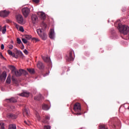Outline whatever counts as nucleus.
Masks as SVG:
<instances>
[{"mask_svg": "<svg viewBox=\"0 0 129 129\" xmlns=\"http://www.w3.org/2000/svg\"><path fill=\"white\" fill-rule=\"evenodd\" d=\"M26 115V116L27 117H29V111H28V110H27V109H25L24 110V111L23 112V115Z\"/></svg>", "mask_w": 129, "mask_h": 129, "instance_id": "27", "label": "nucleus"}, {"mask_svg": "<svg viewBox=\"0 0 129 129\" xmlns=\"http://www.w3.org/2000/svg\"><path fill=\"white\" fill-rule=\"evenodd\" d=\"M49 37L51 39H54V31L53 29H51L50 30Z\"/></svg>", "mask_w": 129, "mask_h": 129, "instance_id": "12", "label": "nucleus"}, {"mask_svg": "<svg viewBox=\"0 0 129 129\" xmlns=\"http://www.w3.org/2000/svg\"><path fill=\"white\" fill-rule=\"evenodd\" d=\"M19 96L25 97H29V96H30V92H23V93L19 94Z\"/></svg>", "mask_w": 129, "mask_h": 129, "instance_id": "10", "label": "nucleus"}, {"mask_svg": "<svg viewBox=\"0 0 129 129\" xmlns=\"http://www.w3.org/2000/svg\"><path fill=\"white\" fill-rule=\"evenodd\" d=\"M6 82L7 84H11V76L10 75H8Z\"/></svg>", "mask_w": 129, "mask_h": 129, "instance_id": "19", "label": "nucleus"}, {"mask_svg": "<svg viewBox=\"0 0 129 129\" xmlns=\"http://www.w3.org/2000/svg\"><path fill=\"white\" fill-rule=\"evenodd\" d=\"M22 40L23 42L25 44H27V43H28V40H26V39H25V38L22 39Z\"/></svg>", "mask_w": 129, "mask_h": 129, "instance_id": "35", "label": "nucleus"}, {"mask_svg": "<svg viewBox=\"0 0 129 129\" xmlns=\"http://www.w3.org/2000/svg\"><path fill=\"white\" fill-rule=\"evenodd\" d=\"M8 100L10 103H16L17 102V100L15 98H12L11 99H9Z\"/></svg>", "mask_w": 129, "mask_h": 129, "instance_id": "23", "label": "nucleus"}, {"mask_svg": "<svg viewBox=\"0 0 129 129\" xmlns=\"http://www.w3.org/2000/svg\"><path fill=\"white\" fill-rule=\"evenodd\" d=\"M117 28L119 32L124 35H126L129 33V27L127 25H122L121 23H118Z\"/></svg>", "mask_w": 129, "mask_h": 129, "instance_id": "1", "label": "nucleus"}, {"mask_svg": "<svg viewBox=\"0 0 129 129\" xmlns=\"http://www.w3.org/2000/svg\"><path fill=\"white\" fill-rule=\"evenodd\" d=\"M42 58L43 59V60L46 62H50V59L49 56H42Z\"/></svg>", "mask_w": 129, "mask_h": 129, "instance_id": "17", "label": "nucleus"}, {"mask_svg": "<svg viewBox=\"0 0 129 129\" xmlns=\"http://www.w3.org/2000/svg\"><path fill=\"white\" fill-rule=\"evenodd\" d=\"M11 108H12V109H15V106H13Z\"/></svg>", "mask_w": 129, "mask_h": 129, "instance_id": "49", "label": "nucleus"}, {"mask_svg": "<svg viewBox=\"0 0 129 129\" xmlns=\"http://www.w3.org/2000/svg\"><path fill=\"white\" fill-rule=\"evenodd\" d=\"M37 67L40 70H42L44 68V65L43 63L40 61L38 62Z\"/></svg>", "mask_w": 129, "mask_h": 129, "instance_id": "15", "label": "nucleus"}, {"mask_svg": "<svg viewBox=\"0 0 129 129\" xmlns=\"http://www.w3.org/2000/svg\"><path fill=\"white\" fill-rule=\"evenodd\" d=\"M25 123L27 124V121H24Z\"/></svg>", "mask_w": 129, "mask_h": 129, "instance_id": "52", "label": "nucleus"}, {"mask_svg": "<svg viewBox=\"0 0 129 129\" xmlns=\"http://www.w3.org/2000/svg\"><path fill=\"white\" fill-rule=\"evenodd\" d=\"M19 31H20L21 32H24V28H23V27H20Z\"/></svg>", "mask_w": 129, "mask_h": 129, "instance_id": "38", "label": "nucleus"}, {"mask_svg": "<svg viewBox=\"0 0 129 129\" xmlns=\"http://www.w3.org/2000/svg\"><path fill=\"white\" fill-rule=\"evenodd\" d=\"M21 70H22V69H20L19 71H16V68L14 67L12 71L13 73H15V74L17 77H19L22 76V71Z\"/></svg>", "mask_w": 129, "mask_h": 129, "instance_id": "8", "label": "nucleus"}, {"mask_svg": "<svg viewBox=\"0 0 129 129\" xmlns=\"http://www.w3.org/2000/svg\"><path fill=\"white\" fill-rule=\"evenodd\" d=\"M100 129H107V126L104 124H102L99 126Z\"/></svg>", "mask_w": 129, "mask_h": 129, "instance_id": "29", "label": "nucleus"}, {"mask_svg": "<svg viewBox=\"0 0 129 129\" xmlns=\"http://www.w3.org/2000/svg\"><path fill=\"white\" fill-rule=\"evenodd\" d=\"M51 128V126L49 125H45L44 129H50Z\"/></svg>", "mask_w": 129, "mask_h": 129, "instance_id": "36", "label": "nucleus"}, {"mask_svg": "<svg viewBox=\"0 0 129 129\" xmlns=\"http://www.w3.org/2000/svg\"><path fill=\"white\" fill-rule=\"evenodd\" d=\"M21 71V73L22 74H24V75H28V72L23 69H21V70H20Z\"/></svg>", "mask_w": 129, "mask_h": 129, "instance_id": "32", "label": "nucleus"}, {"mask_svg": "<svg viewBox=\"0 0 129 129\" xmlns=\"http://www.w3.org/2000/svg\"><path fill=\"white\" fill-rule=\"evenodd\" d=\"M31 19L34 25H35L38 21V17L36 16V15H32L31 16Z\"/></svg>", "mask_w": 129, "mask_h": 129, "instance_id": "9", "label": "nucleus"}, {"mask_svg": "<svg viewBox=\"0 0 129 129\" xmlns=\"http://www.w3.org/2000/svg\"><path fill=\"white\" fill-rule=\"evenodd\" d=\"M5 49V45L4 44L1 45V49L3 50Z\"/></svg>", "mask_w": 129, "mask_h": 129, "instance_id": "43", "label": "nucleus"}, {"mask_svg": "<svg viewBox=\"0 0 129 129\" xmlns=\"http://www.w3.org/2000/svg\"><path fill=\"white\" fill-rule=\"evenodd\" d=\"M12 80L14 83H15V84H17L18 83V81L17 79L14 76H12Z\"/></svg>", "mask_w": 129, "mask_h": 129, "instance_id": "25", "label": "nucleus"}, {"mask_svg": "<svg viewBox=\"0 0 129 129\" xmlns=\"http://www.w3.org/2000/svg\"><path fill=\"white\" fill-rule=\"evenodd\" d=\"M32 40L35 41V42H37L39 41V40L37 38H32Z\"/></svg>", "mask_w": 129, "mask_h": 129, "instance_id": "39", "label": "nucleus"}, {"mask_svg": "<svg viewBox=\"0 0 129 129\" xmlns=\"http://www.w3.org/2000/svg\"><path fill=\"white\" fill-rule=\"evenodd\" d=\"M25 38L27 40H30L31 38V36L29 35H26L25 36Z\"/></svg>", "mask_w": 129, "mask_h": 129, "instance_id": "33", "label": "nucleus"}, {"mask_svg": "<svg viewBox=\"0 0 129 129\" xmlns=\"http://www.w3.org/2000/svg\"><path fill=\"white\" fill-rule=\"evenodd\" d=\"M74 110L76 112H78L79 113H75V115H82V113L80 112L81 111V104L79 103H76L74 107Z\"/></svg>", "mask_w": 129, "mask_h": 129, "instance_id": "3", "label": "nucleus"}, {"mask_svg": "<svg viewBox=\"0 0 129 129\" xmlns=\"http://www.w3.org/2000/svg\"><path fill=\"white\" fill-rule=\"evenodd\" d=\"M13 47H14V46L12 45H10L9 46V48H10V49H12L13 48Z\"/></svg>", "mask_w": 129, "mask_h": 129, "instance_id": "42", "label": "nucleus"}, {"mask_svg": "<svg viewBox=\"0 0 129 129\" xmlns=\"http://www.w3.org/2000/svg\"><path fill=\"white\" fill-rule=\"evenodd\" d=\"M42 25H43V26L44 28H46V27H47L46 24H45V23H44V22H43Z\"/></svg>", "mask_w": 129, "mask_h": 129, "instance_id": "44", "label": "nucleus"}, {"mask_svg": "<svg viewBox=\"0 0 129 129\" xmlns=\"http://www.w3.org/2000/svg\"><path fill=\"white\" fill-rule=\"evenodd\" d=\"M8 129H17V126L15 124H10Z\"/></svg>", "mask_w": 129, "mask_h": 129, "instance_id": "21", "label": "nucleus"}, {"mask_svg": "<svg viewBox=\"0 0 129 129\" xmlns=\"http://www.w3.org/2000/svg\"><path fill=\"white\" fill-rule=\"evenodd\" d=\"M8 117L10 118L15 119L17 118L18 116L17 115H15V114L10 113L8 115Z\"/></svg>", "mask_w": 129, "mask_h": 129, "instance_id": "16", "label": "nucleus"}, {"mask_svg": "<svg viewBox=\"0 0 129 129\" xmlns=\"http://www.w3.org/2000/svg\"><path fill=\"white\" fill-rule=\"evenodd\" d=\"M7 78V73L6 72H4L2 75H0V81L3 80H5Z\"/></svg>", "mask_w": 129, "mask_h": 129, "instance_id": "11", "label": "nucleus"}, {"mask_svg": "<svg viewBox=\"0 0 129 129\" xmlns=\"http://www.w3.org/2000/svg\"><path fill=\"white\" fill-rule=\"evenodd\" d=\"M17 43H18L19 44L22 43V41H21V39H20V38H17Z\"/></svg>", "mask_w": 129, "mask_h": 129, "instance_id": "37", "label": "nucleus"}, {"mask_svg": "<svg viewBox=\"0 0 129 129\" xmlns=\"http://www.w3.org/2000/svg\"><path fill=\"white\" fill-rule=\"evenodd\" d=\"M74 53V51L73 50H70L68 54L66 56V59L68 61H73L74 60V58L72 56V54Z\"/></svg>", "mask_w": 129, "mask_h": 129, "instance_id": "4", "label": "nucleus"}, {"mask_svg": "<svg viewBox=\"0 0 129 129\" xmlns=\"http://www.w3.org/2000/svg\"><path fill=\"white\" fill-rule=\"evenodd\" d=\"M108 124H109V125L112 126V128H116V125H115L114 124H113V123H112L111 120H110L109 121V122H108Z\"/></svg>", "mask_w": 129, "mask_h": 129, "instance_id": "26", "label": "nucleus"}, {"mask_svg": "<svg viewBox=\"0 0 129 129\" xmlns=\"http://www.w3.org/2000/svg\"><path fill=\"white\" fill-rule=\"evenodd\" d=\"M48 75V73H46L45 75H44V76H45Z\"/></svg>", "mask_w": 129, "mask_h": 129, "instance_id": "51", "label": "nucleus"}, {"mask_svg": "<svg viewBox=\"0 0 129 129\" xmlns=\"http://www.w3.org/2000/svg\"><path fill=\"white\" fill-rule=\"evenodd\" d=\"M7 32V27L6 26H4L3 29L2 30V33L3 34H5Z\"/></svg>", "mask_w": 129, "mask_h": 129, "instance_id": "30", "label": "nucleus"}, {"mask_svg": "<svg viewBox=\"0 0 129 129\" xmlns=\"http://www.w3.org/2000/svg\"><path fill=\"white\" fill-rule=\"evenodd\" d=\"M43 29H39L37 30V33L43 40H46L47 38V35L45 33L43 32Z\"/></svg>", "mask_w": 129, "mask_h": 129, "instance_id": "2", "label": "nucleus"}, {"mask_svg": "<svg viewBox=\"0 0 129 129\" xmlns=\"http://www.w3.org/2000/svg\"><path fill=\"white\" fill-rule=\"evenodd\" d=\"M24 48H25V46H24V45H23V44H22V49H24Z\"/></svg>", "mask_w": 129, "mask_h": 129, "instance_id": "48", "label": "nucleus"}, {"mask_svg": "<svg viewBox=\"0 0 129 129\" xmlns=\"http://www.w3.org/2000/svg\"><path fill=\"white\" fill-rule=\"evenodd\" d=\"M27 71L31 74H33L35 73L34 70L31 69H27Z\"/></svg>", "mask_w": 129, "mask_h": 129, "instance_id": "31", "label": "nucleus"}, {"mask_svg": "<svg viewBox=\"0 0 129 129\" xmlns=\"http://www.w3.org/2000/svg\"><path fill=\"white\" fill-rule=\"evenodd\" d=\"M37 117L38 120H40V116L39 115L37 114Z\"/></svg>", "mask_w": 129, "mask_h": 129, "instance_id": "45", "label": "nucleus"}, {"mask_svg": "<svg viewBox=\"0 0 129 129\" xmlns=\"http://www.w3.org/2000/svg\"><path fill=\"white\" fill-rule=\"evenodd\" d=\"M50 120V116L48 115H46L45 117V118H44L43 120V123H46V124H48L49 122L48 121Z\"/></svg>", "mask_w": 129, "mask_h": 129, "instance_id": "14", "label": "nucleus"}, {"mask_svg": "<svg viewBox=\"0 0 129 129\" xmlns=\"http://www.w3.org/2000/svg\"><path fill=\"white\" fill-rule=\"evenodd\" d=\"M24 53H25L26 54H29V52H28V50H27L26 49H25L24 51Z\"/></svg>", "mask_w": 129, "mask_h": 129, "instance_id": "41", "label": "nucleus"}, {"mask_svg": "<svg viewBox=\"0 0 129 129\" xmlns=\"http://www.w3.org/2000/svg\"><path fill=\"white\" fill-rule=\"evenodd\" d=\"M3 27H2L1 26H0V31H2Z\"/></svg>", "mask_w": 129, "mask_h": 129, "instance_id": "47", "label": "nucleus"}, {"mask_svg": "<svg viewBox=\"0 0 129 129\" xmlns=\"http://www.w3.org/2000/svg\"><path fill=\"white\" fill-rule=\"evenodd\" d=\"M17 21L18 23L21 25L25 24V21H24V18L22 15H17Z\"/></svg>", "mask_w": 129, "mask_h": 129, "instance_id": "7", "label": "nucleus"}, {"mask_svg": "<svg viewBox=\"0 0 129 129\" xmlns=\"http://www.w3.org/2000/svg\"><path fill=\"white\" fill-rule=\"evenodd\" d=\"M30 9H29L28 7L24 8L22 9L23 15L25 18H27L28 16H29V14H30Z\"/></svg>", "mask_w": 129, "mask_h": 129, "instance_id": "5", "label": "nucleus"}, {"mask_svg": "<svg viewBox=\"0 0 129 129\" xmlns=\"http://www.w3.org/2000/svg\"><path fill=\"white\" fill-rule=\"evenodd\" d=\"M0 129H5V123L2 122H0Z\"/></svg>", "mask_w": 129, "mask_h": 129, "instance_id": "28", "label": "nucleus"}, {"mask_svg": "<svg viewBox=\"0 0 129 129\" xmlns=\"http://www.w3.org/2000/svg\"><path fill=\"white\" fill-rule=\"evenodd\" d=\"M33 2L36 4H38L39 3V0H33Z\"/></svg>", "mask_w": 129, "mask_h": 129, "instance_id": "40", "label": "nucleus"}, {"mask_svg": "<svg viewBox=\"0 0 129 129\" xmlns=\"http://www.w3.org/2000/svg\"><path fill=\"white\" fill-rule=\"evenodd\" d=\"M39 15H40V18L42 20H45L46 18V16L44 13L42 12H39Z\"/></svg>", "mask_w": 129, "mask_h": 129, "instance_id": "20", "label": "nucleus"}, {"mask_svg": "<svg viewBox=\"0 0 129 129\" xmlns=\"http://www.w3.org/2000/svg\"><path fill=\"white\" fill-rule=\"evenodd\" d=\"M0 55H1V57H2L3 58H5V57L3 56V55L2 54V53H1Z\"/></svg>", "mask_w": 129, "mask_h": 129, "instance_id": "50", "label": "nucleus"}, {"mask_svg": "<svg viewBox=\"0 0 129 129\" xmlns=\"http://www.w3.org/2000/svg\"><path fill=\"white\" fill-rule=\"evenodd\" d=\"M8 53L10 55L12 56L13 57L17 58L18 57L17 56H16V54L13 53V52L10 50H8Z\"/></svg>", "mask_w": 129, "mask_h": 129, "instance_id": "18", "label": "nucleus"}, {"mask_svg": "<svg viewBox=\"0 0 129 129\" xmlns=\"http://www.w3.org/2000/svg\"><path fill=\"white\" fill-rule=\"evenodd\" d=\"M10 14V12L9 11L4 10L0 11V17L5 18L8 17Z\"/></svg>", "mask_w": 129, "mask_h": 129, "instance_id": "6", "label": "nucleus"}, {"mask_svg": "<svg viewBox=\"0 0 129 129\" xmlns=\"http://www.w3.org/2000/svg\"><path fill=\"white\" fill-rule=\"evenodd\" d=\"M22 129H23V128H22Z\"/></svg>", "mask_w": 129, "mask_h": 129, "instance_id": "53", "label": "nucleus"}, {"mask_svg": "<svg viewBox=\"0 0 129 129\" xmlns=\"http://www.w3.org/2000/svg\"><path fill=\"white\" fill-rule=\"evenodd\" d=\"M49 109V106L46 104H43L42 105V109L44 110H48Z\"/></svg>", "mask_w": 129, "mask_h": 129, "instance_id": "24", "label": "nucleus"}, {"mask_svg": "<svg viewBox=\"0 0 129 129\" xmlns=\"http://www.w3.org/2000/svg\"><path fill=\"white\" fill-rule=\"evenodd\" d=\"M14 25L16 27V28L17 29H20V26H19V24H17V23H14Z\"/></svg>", "mask_w": 129, "mask_h": 129, "instance_id": "34", "label": "nucleus"}, {"mask_svg": "<svg viewBox=\"0 0 129 129\" xmlns=\"http://www.w3.org/2000/svg\"><path fill=\"white\" fill-rule=\"evenodd\" d=\"M6 22L7 23H11V20H9V19H8L7 20H6Z\"/></svg>", "mask_w": 129, "mask_h": 129, "instance_id": "46", "label": "nucleus"}, {"mask_svg": "<svg viewBox=\"0 0 129 129\" xmlns=\"http://www.w3.org/2000/svg\"><path fill=\"white\" fill-rule=\"evenodd\" d=\"M41 99V95L39 94L38 96L34 97V100L36 101H40Z\"/></svg>", "mask_w": 129, "mask_h": 129, "instance_id": "22", "label": "nucleus"}, {"mask_svg": "<svg viewBox=\"0 0 129 129\" xmlns=\"http://www.w3.org/2000/svg\"><path fill=\"white\" fill-rule=\"evenodd\" d=\"M15 56H17V57H16V58H18V57H24V54H23V52L21 51L17 50L16 51V55Z\"/></svg>", "mask_w": 129, "mask_h": 129, "instance_id": "13", "label": "nucleus"}]
</instances>
